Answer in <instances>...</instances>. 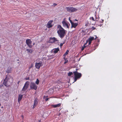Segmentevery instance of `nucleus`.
<instances>
[{"instance_id": "nucleus-1", "label": "nucleus", "mask_w": 122, "mask_h": 122, "mask_svg": "<svg viewBox=\"0 0 122 122\" xmlns=\"http://www.w3.org/2000/svg\"><path fill=\"white\" fill-rule=\"evenodd\" d=\"M57 28L59 29V30L57 31L58 36L61 38L62 39L65 36L66 33V31L60 25H58Z\"/></svg>"}, {"instance_id": "nucleus-2", "label": "nucleus", "mask_w": 122, "mask_h": 122, "mask_svg": "<svg viewBox=\"0 0 122 122\" xmlns=\"http://www.w3.org/2000/svg\"><path fill=\"white\" fill-rule=\"evenodd\" d=\"M77 70V69H76V71ZM73 73L74 76V82H76L78 79H79L81 77L82 74L81 73H78L76 71H74Z\"/></svg>"}, {"instance_id": "nucleus-3", "label": "nucleus", "mask_w": 122, "mask_h": 122, "mask_svg": "<svg viewBox=\"0 0 122 122\" xmlns=\"http://www.w3.org/2000/svg\"><path fill=\"white\" fill-rule=\"evenodd\" d=\"M66 10L70 12L76 11L78 10L76 8L71 7H66Z\"/></svg>"}, {"instance_id": "nucleus-4", "label": "nucleus", "mask_w": 122, "mask_h": 122, "mask_svg": "<svg viewBox=\"0 0 122 122\" xmlns=\"http://www.w3.org/2000/svg\"><path fill=\"white\" fill-rule=\"evenodd\" d=\"M32 42L30 39H27L26 40V43L29 48H31L33 46L31 45Z\"/></svg>"}, {"instance_id": "nucleus-5", "label": "nucleus", "mask_w": 122, "mask_h": 122, "mask_svg": "<svg viewBox=\"0 0 122 122\" xmlns=\"http://www.w3.org/2000/svg\"><path fill=\"white\" fill-rule=\"evenodd\" d=\"M63 26L64 27H66L67 28H69L70 24L69 23H66L65 20H63L62 22Z\"/></svg>"}, {"instance_id": "nucleus-6", "label": "nucleus", "mask_w": 122, "mask_h": 122, "mask_svg": "<svg viewBox=\"0 0 122 122\" xmlns=\"http://www.w3.org/2000/svg\"><path fill=\"white\" fill-rule=\"evenodd\" d=\"M30 87L31 89L36 90L37 86L35 84L34 82H31L30 85Z\"/></svg>"}, {"instance_id": "nucleus-7", "label": "nucleus", "mask_w": 122, "mask_h": 122, "mask_svg": "<svg viewBox=\"0 0 122 122\" xmlns=\"http://www.w3.org/2000/svg\"><path fill=\"white\" fill-rule=\"evenodd\" d=\"M43 64L41 61H40L39 63H36L35 64V66L36 68L39 69L41 66H43Z\"/></svg>"}, {"instance_id": "nucleus-8", "label": "nucleus", "mask_w": 122, "mask_h": 122, "mask_svg": "<svg viewBox=\"0 0 122 122\" xmlns=\"http://www.w3.org/2000/svg\"><path fill=\"white\" fill-rule=\"evenodd\" d=\"M58 41L57 38L55 37L50 38L49 41L50 43H54L56 42H58Z\"/></svg>"}, {"instance_id": "nucleus-9", "label": "nucleus", "mask_w": 122, "mask_h": 122, "mask_svg": "<svg viewBox=\"0 0 122 122\" xmlns=\"http://www.w3.org/2000/svg\"><path fill=\"white\" fill-rule=\"evenodd\" d=\"M29 82L28 81L26 82L24 86L23 87V88L22 89V90L23 91H25L27 88H28L29 85Z\"/></svg>"}, {"instance_id": "nucleus-10", "label": "nucleus", "mask_w": 122, "mask_h": 122, "mask_svg": "<svg viewBox=\"0 0 122 122\" xmlns=\"http://www.w3.org/2000/svg\"><path fill=\"white\" fill-rule=\"evenodd\" d=\"M69 20L71 24V27L75 28L78 25V23H73L72 20H71L70 18H69Z\"/></svg>"}, {"instance_id": "nucleus-11", "label": "nucleus", "mask_w": 122, "mask_h": 122, "mask_svg": "<svg viewBox=\"0 0 122 122\" xmlns=\"http://www.w3.org/2000/svg\"><path fill=\"white\" fill-rule=\"evenodd\" d=\"M52 20H51L49 21L47 24V27L48 28H50L52 26V24L53 22Z\"/></svg>"}, {"instance_id": "nucleus-12", "label": "nucleus", "mask_w": 122, "mask_h": 122, "mask_svg": "<svg viewBox=\"0 0 122 122\" xmlns=\"http://www.w3.org/2000/svg\"><path fill=\"white\" fill-rule=\"evenodd\" d=\"M38 103V99L37 98H36L34 101V103L33 107V109L34 108L36 107Z\"/></svg>"}, {"instance_id": "nucleus-13", "label": "nucleus", "mask_w": 122, "mask_h": 122, "mask_svg": "<svg viewBox=\"0 0 122 122\" xmlns=\"http://www.w3.org/2000/svg\"><path fill=\"white\" fill-rule=\"evenodd\" d=\"M8 81V79H7V75L6 76V77L5 78V79L4 80L3 84L5 86H6L7 87V82Z\"/></svg>"}, {"instance_id": "nucleus-14", "label": "nucleus", "mask_w": 122, "mask_h": 122, "mask_svg": "<svg viewBox=\"0 0 122 122\" xmlns=\"http://www.w3.org/2000/svg\"><path fill=\"white\" fill-rule=\"evenodd\" d=\"M94 37H90L88 40V44L90 45L92 41L94 39Z\"/></svg>"}, {"instance_id": "nucleus-15", "label": "nucleus", "mask_w": 122, "mask_h": 122, "mask_svg": "<svg viewBox=\"0 0 122 122\" xmlns=\"http://www.w3.org/2000/svg\"><path fill=\"white\" fill-rule=\"evenodd\" d=\"M61 104L59 103L57 104L53 105H52V106L54 108L58 107L61 106Z\"/></svg>"}, {"instance_id": "nucleus-16", "label": "nucleus", "mask_w": 122, "mask_h": 122, "mask_svg": "<svg viewBox=\"0 0 122 122\" xmlns=\"http://www.w3.org/2000/svg\"><path fill=\"white\" fill-rule=\"evenodd\" d=\"M23 95H22L19 94L18 96V101L19 102L21 100L23 97Z\"/></svg>"}, {"instance_id": "nucleus-17", "label": "nucleus", "mask_w": 122, "mask_h": 122, "mask_svg": "<svg viewBox=\"0 0 122 122\" xmlns=\"http://www.w3.org/2000/svg\"><path fill=\"white\" fill-rule=\"evenodd\" d=\"M53 50L54 53H56L59 51V48H57L54 49Z\"/></svg>"}, {"instance_id": "nucleus-18", "label": "nucleus", "mask_w": 122, "mask_h": 122, "mask_svg": "<svg viewBox=\"0 0 122 122\" xmlns=\"http://www.w3.org/2000/svg\"><path fill=\"white\" fill-rule=\"evenodd\" d=\"M26 51L28 52V53H31L33 52L32 49H26Z\"/></svg>"}, {"instance_id": "nucleus-19", "label": "nucleus", "mask_w": 122, "mask_h": 122, "mask_svg": "<svg viewBox=\"0 0 122 122\" xmlns=\"http://www.w3.org/2000/svg\"><path fill=\"white\" fill-rule=\"evenodd\" d=\"M95 21H98V20L99 19V16H98V17H97V16L96 15H95Z\"/></svg>"}, {"instance_id": "nucleus-20", "label": "nucleus", "mask_w": 122, "mask_h": 122, "mask_svg": "<svg viewBox=\"0 0 122 122\" xmlns=\"http://www.w3.org/2000/svg\"><path fill=\"white\" fill-rule=\"evenodd\" d=\"M12 69L11 67L8 68V73H10Z\"/></svg>"}, {"instance_id": "nucleus-21", "label": "nucleus", "mask_w": 122, "mask_h": 122, "mask_svg": "<svg viewBox=\"0 0 122 122\" xmlns=\"http://www.w3.org/2000/svg\"><path fill=\"white\" fill-rule=\"evenodd\" d=\"M39 81L38 79H37L36 81L35 82V83L37 85L39 84Z\"/></svg>"}, {"instance_id": "nucleus-22", "label": "nucleus", "mask_w": 122, "mask_h": 122, "mask_svg": "<svg viewBox=\"0 0 122 122\" xmlns=\"http://www.w3.org/2000/svg\"><path fill=\"white\" fill-rule=\"evenodd\" d=\"M104 21V20H103L102 19L101 20L99 21V22L98 23H100L101 24V23L103 24Z\"/></svg>"}, {"instance_id": "nucleus-23", "label": "nucleus", "mask_w": 122, "mask_h": 122, "mask_svg": "<svg viewBox=\"0 0 122 122\" xmlns=\"http://www.w3.org/2000/svg\"><path fill=\"white\" fill-rule=\"evenodd\" d=\"M73 74L72 72H70L68 73V75L69 76H70Z\"/></svg>"}, {"instance_id": "nucleus-24", "label": "nucleus", "mask_w": 122, "mask_h": 122, "mask_svg": "<svg viewBox=\"0 0 122 122\" xmlns=\"http://www.w3.org/2000/svg\"><path fill=\"white\" fill-rule=\"evenodd\" d=\"M69 52V51L68 50H67L66 51V53H65L64 54V56H66L67 55V54H68Z\"/></svg>"}, {"instance_id": "nucleus-25", "label": "nucleus", "mask_w": 122, "mask_h": 122, "mask_svg": "<svg viewBox=\"0 0 122 122\" xmlns=\"http://www.w3.org/2000/svg\"><path fill=\"white\" fill-rule=\"evenodd\" d=\"M90 20H92L94 21H96L95 20L94 17H91L90 18Z\"/></svg>"}, {"instance_id": "nucleus-26", "label": "nucleus", "mask_w": 122, "mask_h": 122, "mask_svg": "<svg viewBox=\"0 0 122 122\" xmlns=\"http://www.w3.org/2000/svg\"><path fill=\"white\" fill-rule=\"evenodd\" d=\"M86 46H85V45H84L83 46L82 48H81V50L82 51H83V50L84 48L86 47Z\"/></svg>"}, {"instance_id": "nucleus-27", "label": "nucleus", "mask_w": 122, "mask_h": 122, "mask_svg": "<svg viewBox=\"0 0 122 122\" xmlns=\"http://www.w3.org/2000/svg\"><path fill=\"white\" fill-rule=\"evenodd\" d=\"M97 25L100 27H101L102 25H103V24H100L99 23H98L97 24Z\"/></svg>"}, {"instance_id": "nucleus-28", "label": "nucleus", "mask_w": 122, "mask_h": 122, "mask_svg": "<svg viewBox=\"0 0 122 122\" xmlns=\"http://www.w3.org/2000/svg\"><path fill=\"white\" fill-rule=\"evenodd\" d=\"M64 43V42H63V43H61L60 44V47H61L62 46H63V44Z\"/></svg>"}, {"instance_id": "nucleus-29", "label": "nucleus", "mask_w": 122, "mask_h": 122, "mask_svg": "<svg viewBox=\"0 0 122 122\" xmlns=\"http://www.w3.org/2000/svg\"><path fill=\"white\" fill-rule=\"evenodd\" d=\"M64 59H65V62H64V63L65 64L66 63H67L68 62V60H66L65 59V58H64Z\"/></svg>"}, {"instance_id": "nucleus-30", "label": "nucleus", "mask_w": 122, "mask_h": 122, "mask_svg": "<svg viewBox=\"0 0 122 122\" xmlns=\"http://www.w3.org/2000/svg\"><path fill=\"white\" fill-rule=\"evenodd\" d=\"M57 4L56 3H54L53 4V6L54 7H55V6H56Z\"/></svg>"}, {"instance_id": "nucleus-31", "label": "nucleus", "mask_w": 122, "mask_h": 122, "mask_svg": "<svg viewBox=\"0 0 122 122\" xmlns=\"http://www.w3.org/2000/svg\"><path fill=\"white\" fill-rule=\"evenodd\" d=\"M30 79V78L29 77H28L25 78V79L26 80H29Z\"/></svg>"}, {"instance_id": "nucleus-32", "label": "nucleus", "mask_w": 122, "mask_h": 122, "mask_svg": "<svg viewBox=\"0 0 122 122\" xmlns=\"http://www.w3.org/2000/svg\"><path fill=\"white\" fill-rule=\"evenodd\" d=\"M92 30H94L96 29V28L94 27H92Z\"/></svg>"}, {"instance_id": "nucleus-33", "label": "nucleus", "mask_w": 122, "mask_h": 122, "mask_svg": "<svg viewBox=\"0 0 122 122\" xmlns=\"http://www.w3.org/2000/svg\"><path fill=\"white\" fill-rule=\"evenodd\" d=\"M49 98H47L45 99V101H47L49 99Z\"/></svg>"}, {"instance_id": "nucleus-34", "label": "nucleus", "mask_w": 122, "mask_h": 122, "mask_svg": "<svg viewBox=\"0 0 122 122\" xmlns=\"http://www.w3.org/2000/svg\"><path fill=\"white\" fill-rule=\"evenodd\" d=\"M88 41V40L87 41H86V43L84 44V45H85H85H86V44L87 43Z\"/></svg>"}, {"instance_id": "nucleus-35", "label": "nucleus", "mask_w": 122, "mask_h": 122, "mask_svg": "<svg viewBox=\"0 0 122 122\" xmlns=\"http://www.w3.org/2000/svg\"><path fill=\"white\" fill-rule=\"evenodd\" d=\"M88 41V40L87 41H86V43L84 44V45H85H85H86V44L87 43Z\"/></svg>"}, {"instance_id": "nucleus-36", "label": "nucleus", "mask_w": 122, "mask_h": 122, "mask_svg": "<svg viewBox=\"0 0 122 122\" xmlns=\"http://www.w3.org/2000/svg\"><path fill=\"white\" fill-rule=\"evenodd\" d=\"M88 41V40L87 41H86V43L84 44V45H85H85H86V44L87 43Z\"/></svg>"}, {"instance_id": "nucleus-37", "label": "nucleus", "mask_w": 122, "mask_h": 122, "mask_svg": "<svg viewBox=\"0 0 122 122\" xmlns=\"http://www.w3.org/2000/svg\"><path fill=\"white\" fill-rule=\"evenodd\" d=\"M3 85H0V88H1L2 86Z\"/></svg>"}, {"instance_id": "nucleus-38", "label": "nucleus", "mask_w": 122, "mask_h": 122, "mask_svg": "<svg viewBox=\"0 0 122 122\" xmlns=\"http://www.w3.org/2000/svg\"><path fill=\"white\" fill-rule=\"evenodd\" d=\"M61 113H59V114H58V115L59 116H60L61 115Z\"/></svg>"}, {"instance_id": "nucleus-39", "label": "nucleus", "mask_w": 122, "mask_h": 122, "mask_svg": "<svg viewBox=\"0 0 122 122\" xmlns=\"http://www.w3.org/2000/svg\"><path fill=\"white\" fill-rule=\"evenodd\" d=\"M20 81H18V82L17 84H19V82H20Z\"/></svg>"}, {"instance_id": "nucleus-40", "label": "nucleus", "mask_w": 122, "mask_h": 122, "mask_svg": "<svg viewBox=\"0 0 122 122\" xmlns=\"http://www.w3.org/2000/svg\"><path fill=\"white\" fill-rule=\"evenodd\" d=\"M96 36V38H95V39H96L97 38V36Z\"/></svg>"}, {"instance_id": "nucleus-41", "label": "nucleus", "mask_w": 122, "mask_h": 122, "mask_svg": "<svg viewBox=\"0 0 122 122\" xmlns=\"http://www.w3.org/2000/svg\"><path fill=\"white\" fill-rule=\"evenodd\" d=\"M35 43H33V45H35Z\"/></svg>"}, {"instance_id": "nucleus-42", "label": "nucleus", "mask_w": 122, "mask_h": 122, "mask_svg": "<svg viewBox=\"0 0 122 122\" xmlns=\"http://www.w3.org/2000/svg\"><path fill=\"white\" fill-rule=\"evenodd\" d=\"M21 117L23 118V117H24V116H23V115H22L21 116Z\"/></svg>"}, {"instance_id": "nucleus-43", "label": "nucleus", "mask_w": 122, "mask_h": 122, "mask_svg": "<svg viewBox=\"0 0 122 122\" xmlns=\"http://www.w3.org/2000/svg\"><path fill=\"white\" fill-rule=\"evenodd\" d=\"M39 122H41V120H39Z\"/></svg>"}, {"instance_id": "nucleus-44", "label": "nucleus", "mask_w": 122, "mask_h": 122, "mask_svg": "<svg viewBox=\"0 0 122 122\" xmlns=\"http://www.w3.org/2000/svg\"><path fill=\"white\" fill-rule=\"evenodd\" d=\"M1 106V103H0V106Z\"/></svg>"}, {"instance_id": "nucleus-45", "label": "nucleus", "mask_w": 122, "mask_h": 122, "mask_svg": "<svg viewBox=\"0 0 122 122\" xmlns=\"http://www.w3.org/2000/svg\"><path fill=\"white\" fill-rule=\"evenodd\" d=\"M75 20H76V21H77V20H76V19H75Z\"/></svg>"}, {"instance_id": "nucleus-46", "label": "nucleus", "mask_w": 122, "mask_h": 122, "mask_svg": "<svg viewBox=\"0 0 122 122\" xmlns=\"http://www.w3.org/2000/svg\"><path fill=\"white\" fill-rule=\"evenodd\" d=\"M6 72H8V71H6Z\"/></svg>"}, {"instance_id": "nucleus-47", "label": "nucleus", "mask_w": 122, "mask_h": 122, "mask_svg": "<svg viewBox=\"0 0 122 122\" xmlns=\"http://www.w3.org/2000/svg\"><path fill=\"white\" fill-rule=\"evenodd\" d=\"M17 61H19V60L18 59L17 60Z\"/></svg>"}, {"instance_id": "nucleus-48", "label": "nucleus", "mask_w": 122, "mask_h": 122, "mask_svg": "<svg viewBox=\"0 0 122 122\" xmlns=\"http://www.w3.org/2000/svg\"><path fill=\"white\" fill-rule=\"evenodd\" d=\"M48 97V96H46V97Z\"/></svg>"}, {"instance_id": "nucleus-49", "label": "nucleus", "mask_w": 122, "mask_h": 122, "mask_svg": "<svg viewBox=\"0 0 122 122\" xmlns=\"http://www.w3.org/2000/svg\"><path fill=\"white\" fill-rule=\"evenodd\" d=\"M19 63V62H18V63Z\"/></svg>"}]
</instances>
